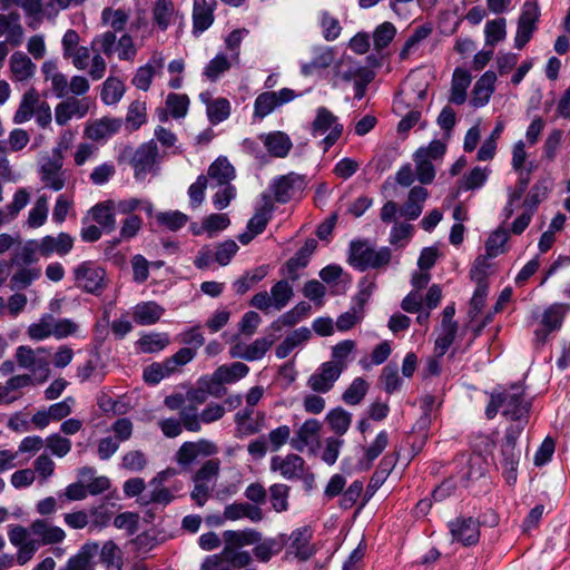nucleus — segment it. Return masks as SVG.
<instances>
[{
    "label": "nucleus",
    "mask_w": 570,
    "mask_h": 570,
    "mask_svg": "<svg viewBox=\"0 0 570 570\" xmlns=\"http://www.w3.org/2000/svg\"><path fill=\"white\" fill-rule=\"evenodd\" d=\"M530 409L531 401L525 399V394H501V414L513 421L505 429L501 446L502 475L510 488H514L518 480L521 449L517 446V441L528 423Z\"/></svg>",
    "instance_id": "nucleus-1"
},
{
    "label": "nucleus",
    "mask_w": 570,
    "mask_h": 570,
    "mask_svg": "<svg viewBox=\"0 0 570 570\" xmlns=\"http://www.w3.org/2000/svg\"><path fill=\"white\" fill-rule=\"evenodd\" d=\"M392 258L390 247L375 249L367 240H353L350 244L348 263L360 272L368 268L380 269L386 267Z\"/></svg>",
    "instance_id": "nucleus-2"
},
{
    "label": "nucleus",
    "mask_w": 570,
    "mask_h": 570,
    "mask_svg": "<svg viewBox=\"0 0 570 570\" xmlns=\"http://www.w3.org/2000/svg\"><path fill=\"white\" fill-rule=\"evenodd\" d=\"M569 312L570 304L567 303H553L543 309L538 327L533 332L532 344L534 350H543L549 343L551 335L562 328Z\"/></svg>",
    "instance_id": "nucleus-3"
},
{
    "label": "nucleus",
    "mask_w": 570,
    "mask_h": 570,
    "mask_svg": "<svg viewBox=\"0 0 570 570\" xmlns=\"http://www.w3.org/2000/svg\"><path fill=\"white\" fill-rule=\"evenodd\" d=\"M75 286L87 294L100 296L108 287L106 269L95 261H83L72 269Z\"/></svg>",
    "instance_id": "nucleus-4"
},
{
    "label": "nucleus",
    "mask_w": 570,
    "mask_h": 570,
    "mask_svg": "<svg viewBox=\"0 0 570 570\" xmlns=\"http://www.w3.org/2000/svg\"><path fill=\"white\" fill-rule=\"evenodd\" d=\"M128 19L127 12L122 9L105 8L101 12V22L110 26L111 29L97 35L91 41V48L99 46V51H102L107 57H111L116 52V33L125 30Z\"/></svg>",
    "instance_id": "nucleus-5"
},
{
    "label": "nucleus",
    "mask_w": 570,
    "mask_h": 570,
    "mask_svg": "<svg viewBox=\"0 0 570 570\" xmlns=\"http://www.w3.org/2000/svg\"><path fill=\"white\" fill-rule=\"evenodd\" d=\"M249 367L242 362L219 366L213 374L202 376L191 392H222L224 384H232L247 375Z\"/></svg>",
    "instance_id": "nucleus-6"
},
{
    "label": "nucleus",
    "mask_w": 570,
    "mask_h": 570,
    "mask_svg": "<svg viewBox=\"0 0 570 570\" xmlns=\"http://www.w3.org/2000/svg\"><path fill=\"white\" fill-rule=\"evenodd\" d=\"M294 296L292 285L287 279H281L276 282L268 294L266 291L256 293L249 301V305L268 313L271 308L275 311H282Z\"/></svg>",
    "instance_id": "nucleus-7"
},
{
    "label": "nucleus",
    "mask_w": 570,
    "mask_h": 570,
    "mask_svg": "<svg viewBox=\"0 0 570 570\" xmlns=\"http://www.w3.org/2000/svg\"><path fill=\"white\" fill-rule=\"evenodd\" d=\"M328 134L320 142L323 151L326 153L342 136L343 125L338 122L337 117L325 107L316 110L315 119L311 125V134L314 137Z\"/></svg>",
    "instance_id": "nucleus-8"
},
{
    "label": "nucleus",
    "mask_w": 570,
    "mask_h": 570,
    "mask_svg": "<svg viewBox=\"0 0 570 570\" xmlns=\"http://www.w3.org/2000/svg\"><path fill=\"white\" fill-rule=\"evenodd\" d=\"M499 228L492 232L485 242V253L479 255L471 269L470 278L476 285H488V277L495 272V265L490 261L499 255Z\"/></svg>",
    "instance_id": "nucleus-9"
},
{
    "label": "nucleus",
    "mask_w": 570,
    "mask_h": 570,
    "mask_svg": "<svg viewBox=\"0 0 570 570\" xmlns=\"http://www.w3.org/2000/svg\"><path fill=\"white\" fill-rule=\"evenodd\" d=\"M157 156L158 147L154 140L140 145L135 151L126 148L121 154V158L129 157L136 179H144L154 170Z\"/></svg>",
    "instance_id": "nucleus-10"
},
{
    "label": "nucleus",
    "mask_w": 570,
    "mask_h": 570,
    "mask_svg": "<svg viewBox=\"0 0 570 570\" xmlns=\"http://www.w3.org/2000/svg\"><path fill=\"white\" fill-rule=\"evenodd\" d=\"M18 365L29 370L35 377L36 383H43L50 375V363L47 356H38L33 348L27 345H20L14 353Z\"/></svg>",
    "instance_id": "nucleus-11"
},
{
    "label": "nucleus",
    "mask_w": 570,
    "mask_h": 570,
    "mask_svg": "<svg viewBox=\"0 0 570 570\" xmlns=\"http://www.w3.org/2000/svg\"><path fill=\"white\" fill-rule=\"evenodd\" d=\"M312 539L313 531L309 527L293 530L288 537L286 535V556L303 562L309 560L317 552Z\"/></svg>",
    "instance_id": "nucleus-12"
},
{
    "label": "nucleus",
    "mask_w": 570,
    "mask_h": 570,
    "mask_svg": "<svg viewBox=\"0 0 570 570\" xmlns=\"http://www.w3.org/2000/svg\"><path fill=\"white\" fill-rule=\"evenodd\" d=\"M306 185L305 176L288 173L274 179L271 189L277 203L286 204L301 196Z\"/></svg>",
    "instance_id": "nucleus-13"
},
{
    "label": "nucleus",
    "mask_w": 570,
    "mask_h": 570,
    "mask_svg": "<svg viewBox=\"0 0 570 570\" xmlns=\"http://www.w3.org/2000/svg\"><path fill=\"white\" fill-rule=\"evenodd\" d=\"M297 95L289 88L279 91H264L259 94L254 102V116L263 119L272 114L277 107L283 106L296 98Z\"/></svg>",
    "instance_id": "nucleus-14"
},
{
    "label": "nucleus",
    "mask_w": 570,
    "mask_h": 570,
    "mask_svg": "<svg viewBox=\"0 0 570 570\" xmlns=\"http://www.w3.org/2000/svg\"><path fill=\"white\" fill-rule=\"evenodd\" d=\"M452 542L461 543L464 547L474 546L479 542V523L472 517H458L448 523Z\"/></svg>",
    "instance_id": "nucleus-15"
},
{
    "label": "nucleus",
    "mask_w": 570,
    "mask_h": 570,
    "mask_svg": "<svg viewBox=\"0 0 570 570\" xmlns=\"http://www.w3.org/2000/svg\"><path fill=\"white\" fill-rule=\"evenodd\" d=\"M539 8L537 3L527 1L519 17L518 29L514 38V46L522 49L532 38L535 30V23L539 19Z\"/></svg>",
    "instance_id": "nucleus-16"
},
{
    "label": "nucleus",
    "mask_w": 570,
    "mask_h": 570,
    "mask_svg": "<svg viewBox=\"0 0 570 570\" xmlns=\"http://www.w3.org/2000/svg\"><path fill=\"white\" fill-rule=\"evenodd\" d=\"M539 8L537 3L527 1L519 17L518 29L514 38V46L522 49L532 38L535 30V23L539 19Z\"/></svg>",
    "instance_id": "nucleus-17"
},
{
    "label": "nucleus",
    "mask_w": 570,
    "mask_h": 570,
    "mask_svg": "<svg viewBox=\"0 0 570 570\" xmlns=\"http://www.w3.org/2000/svg\"><path fill=\"white\" fill-rule=\"evenodd\" d=\"M321 428L322 425L318 420H306L289 440L291 446L298 452H304L305 449L314 451L320 444Z\"/></svg>",
    "instance_id": "nucleus-18"
},
{
    "label": "nucleus",
    "mask_w": 570,
    "mask_h": 570,
    "mask_svg": "<svg viewBox=\"0 0 570 570\" xmlns=\"http://www.w3.org/2000/svg\"><path fill=\"white\" fill-rule=\"evenodd\" d=\"M305 460L294 453L285 456L275 455L271 459V471L278 472L284 479L293 481L303 476V471L306 468Z\"/></svg>",
    "instance_id": "nucleus-19"
},
{
    "label": "nucleus",
    "mask_w": 570,
    "mask_h": 570,
    "mask_svg": "<svg viewBox=\"0 0 570 570\" xmlns=\"http://www.w3.org/2000/svg\"><path fill=\"white\" fill-rule=\"evenodd\" d=\"M73 247V237L67 233H59L57 236H45L38 244V252L43 257H50L56 254L65 256L71 252Z\"/></svg>",
    "instance_id": "nucleus-20"
},
{
    "label": "nucleus",
    "mask_w": 570,
    "mask_h": 570,
    "mask_svg": "<svg viewBox=\"0 0 570 570\" xmlns=\"http://www.w3.org/2000/svg\"><path fill=\"white\" fill-rule=\"evenodd\" d=\"M343 366L336 365L334 362H325L321 365L318 372L309 377V386L314 392L330 391L334 382L340 377Z\"/></svg>",
    "instance_id": "nucleus-21"
},
{
    "label": "nucleus",
    "mask_w": 570,
    "mask_h": 570,
    "mask_svg": "<svg viewBox=\"0 0 570 570\" xmlns=\"http://www.w3.org/2000/svg\"><path fill=\"white\" fill-rule=\"evenodd\" d=\"M205 397L199 394H186V403L179 411L180 421L186 430L198 432L200 430V413L198 407L204 404Z\"/></svg>",
    "instance_id": "nucleus-22"
},
{
    "label": "nucleus",
    "mask_w": 570,
    "mask_h": 570,
    "mask_svg": "<svg viewBox=\"0 0 570 570\" xmlns=\"http://www.w3.org/2000/svg\"><path fill=\"white\" fill-rule=\"evenodd\" d=\"M216 0H194L193 6V33L199 35L207 30L214 22Z\"/></svg>",
    "instance_id": "nucleus-23"
},
{
    "label": "nucleus",
    "mask_w": 570,
    "mask_h": 570,
    "mask_svg": "<svg viewBox=\"0 0 570 570\" xmlns=\"http://www.w3.org/2000/svg\"><path fill=\"white\" fill-rule=\"evenodd\" d=\"M223 515L224 519L230 521L248 519L252 522H261L264 519V513L261 507L248 502H234L226 505Z\"/></svg>",
    "instance_id": "nucleus-24"
},
{
    "label": "nucleus",
    "mask_w": 570,
    "mask_h": 570,
    "mask_svg": "<svg viewBox=\"0 0 570 570\" xmlns=\"http://www.w3.org/2000/svg\"><path fill=\"white\" fill-rule=\"evenodd\" d=\"M429 196L428 189L422 186L411 188L407 199L400 208V215L409 220H415L423 210V204Z\"/></svg>",
    "instance_id": "nucleus-25"
},
{
    "label": "nucleus",
    "mask_w": 570,
    "mask_h": 570,
    "mask_svg": "<svg viewBox=\"0 0 570 570\" xmlns=\"http://www.w3.org/2000/svg\"><path fill=\"white\" fill-rule=\"evenodd\" d=\"M122 126L121 118L104 117L90 124L86 128V135L89 139L98 141L117 134Z\"/></svg>",
    "instance_id": "nucleus-26"
},
{
    "label": "nucleus",
    "mask_w": 570,
    "mask_h": 570,
    "mask_svg": "<svg viewBox=\"0 0 570 570\" xmlns=\"http://www.w3.org/2000/svg\"><path fill=\"white\" fill-rule=\"evenodd\" d=\"M62 168V160L60 157L48 159L45 164H42L40 173L41 180L45 183L46 187L52 190H61L65 187V178Z\"/></svg>",
    "instance_id": "nucleus-27"
},
{
    "label": "nucleus",
    "mask_w": 570,
    "mask_h": 570,
    "mask_svg": "<svg viewBox=\"0 0 570 570\" xmlns=\"http://www.w3.org/2000/svg\"><path fill=\"white\" fill-rule=\"evenodd\" d=\"M224 548L240 549L245 546L258 543L262 540V533L255 529L226 530L223 532Z\"/></svg>",
    "instance_id": "nucleus-28"
},
{
    "label": "nucleus",
    "mask_w": 570,
    "mask_h": 570,
    "mask_svg": "<svg viewBox=\"0 0 570 570\" xmlns=\"http://www.w3.org/2000/svg\"><path fill=\"white\" fill-rule=\"evenodd\" d=\"M261 137L268 154L275 158L286 157L293 147L289 136L283 131H273Z\"/></svg>",
    "instance_id": "nucleus-29"
},
{
    "label": "nucleus",
    "mask_w": 570,
    "mask_h": 570,
    "mask_svg": "<svg viewBox=\"0 0 570 570\" xmlns=\"http://www.w3.org/2000/svg\"><path fill=\"white\" fill-rule=\"evenodd\" d=\"M115 207L116 204L112 200H106L96 204L89 212L92 220L107 234L114 232L116 228Z\"/></svg>",
    "instance_id": "nucleus-30"
},
{
    "label": "nucleus",
    "mask_w": 570,
    "mask_h": 570,
    "mask_svg": "<svg viewBox=\"0 0 570 570\" xmlns=\"http://www.w3.org/2000/svg\"><path fill=\"white\" fill-rule=\"evenodd\" d=\"M262 199L263 205L256 209L254 216L247 223V229L256 236L265 230L275 209L272 197L268 194H263Z\"/></svg>",
    "instance_id": "nucleus-31"
},
{
    "label": "nucleus",
    "mask_w": 570,
    "mask_h": 570,
    "mask_svg": "<svg viewBox=\"0 0 570 570\" xmlns=\"http://www.w3.org/2000/svg\"><path fill=\"white\" fill-rule=\"evenodd\" d=\"M497 80V75L493 71H487L482 75V77L475 82L472 97L471 105L473 107H482L484 106L494 90V82Z\"/></svg>",
    "instance_id": "nucleus-32"
},
{
    "label": "nucleus",
    "mask_w": 570,
    "mask_h": 570,
    "mask_svg": "<svg viewBox=\"0 0 570 570\" xmlns=\"http://www.w3.org/2000/svg\"><path fill=\"white\" fill-rule=\"evenodd\" d=\"M31 532L39 537L43 546L60 543L66 538V532L57 527L49 524L46 520H35L30 525Z\"/></svg>",
    "instance_id": "nucleus-33"
},
{
    "label": "nucleus",
    "mask_w": 570,
    "mask_h": 570,
    "mask_svg": "<svg viewBox=\"0 0 570 570\" xmlns=\"http://www.w3.org/2000/svg\"><path fill=\"white\" fill-rule=\"evenodd\" d=\"M98 550L99 544L97 542L85 543L78 553L72 556L60 570H92L91 560Z\"/></svg>",
    "instance_id": "nucleus-34"
},
{
    "label": "nucleus",
    "mask_w": 570,
    "mask_h": 570,
    "mask_svg": "<svg viewBox=\"0 0 570 570\" xmlns=\"http://www.w3.org/2000/svg\"><path fill=\"white\" fill-rule=\"evenodd\" d=\"M253 549L255 558L261 562H268L273 556L278 554L286 546V534L261 540Z\"/></svg>",
    "instance_id": "nucleus-35"
},
{
    "label": "nucleus",
    "mask_w": 570,
    "mask_h": 570,
    "mask_svg": "<svg viewBox=\"0 0 570 570\" xmlns=\"http://www.w3.org/2000/svg\"><path fill=\"white\" fill-rule=\"evenodd\" d=\"M10 70L16 81H26L33 77L36 65L22 51H16L10 57Z\"/></svg>",
    "instance_id": "nucleus-36"
},
{
    "label": "nucleus",
    "mask_w": 570,
    "mask_h": 570,
    "mask_svg": "<svg viewBox=\"0 0 570 570\" xmlns=\"http://www.w3.org/2000/svg\"><path fill=\"white\" fill-rule=\"evenodd\" d=\"M470 72L463 68H456L452 76L450 102L462 105L466 100V89L471 83Z\"/></svg>",
    "instance_id": "nucleus-37"
},
{
    "label": "nucleus",
    "mask_w": 570,
    "mask_h": 570,
    "mask_svg": "<svg viewBox=\"0 0 570 570\" xmlns=\"http://www.w3.org/2000/svg\"><path fill=\"white\" fill-rule=\"evenodd\" d=\"M165 309L156 302H142L134 308V320L139 325L156 324L163 316Z\"/></svg>",
    "instance_id": "nucleus-38"
},
{
    "label": "nucleus",
    "mask_w": 570,
    "mask_h": 570,
    "mask_svg": "<svg viewBox=\"0 0 570 570\" xmlns=\"http://www.w3.org/2000/svg\"><path fill=\"white\" fill-rule=\"evenodd\" d=\"M170 343L167 333L150 332L141 335L136 342L137 350L140 353L154 354L165 350Z\"/></svg>",
    "instance_id": "nucleus-39"
},
{
    "label": "nucleus",
    "mask_w": 570,
    "mask_h": 570,
    "mask_svg": "<svg viewBox=\"0 0 570 570\" xmlns=\"http://www.w3.org/2000/svg\"><path fill=\"white\" fill-rule=\"evenodd\" d=\"M40 102L38 91L31 87L23 94L19 108L13 116V121L23 124L30 120Z\"/></svg>",
    "instance_id": "nucleus-40"
},
{
    "label": "nucleus",
    "mask_w": 570,
    "mask_h": 570,
    "mask_svg": "<svg viewBox=\"0 0 570 570\" xmlns=\"http://www.w3.org/2000/svg\"><path fill=\"white\" fill-rule=\"evenodd\" d=\"M88 107L82 106L76 98H68L57 105L55 110L56 122L60 126L66 125L72 116L83 117Z\"/></svg>",
    "instance_id": "nucleus-41"
},
{
    "label": "nucleus",
    "mask_w": 570,
    "mask_h": 570,
    "mask_svg": "<svg viewBox=\"0 0 570 570\" xmlns=\"http://www.w3.org/2000/svg\"><path fill=\"white\" fill-rule=\"evenodd\" d=\"M334 61V51L328 47H321L314 50L313 59L309 62L302 63L301 72L304 76H311L316 70L325 69Z\"/></svg>",
    "instance_id": "nucleus-42"
},
{
    "label": "nucleus",
    "mask_w": 570,
    "mask_h": 570,
    "mask_svg": "<svg viewBox=\"0 0 570 570\" xmlns=\"http://www.w3.org/2000/svg\"><path fill=\"white\" fill-rule=\"evenodd\" d=\"M552 180L548 177L540 178L531 187L530 191L523 200V207L537 210L539 204L544 200L552 189Z\"/></svg>",
    "instance_id": "nucleus-43"
},
{
    "label": "nucleus",
    "mask_w": 570,
    "mask_h": 570,
    "mask_svg": "<svg viewBox=\"0 0 570 570\" xmlns=\"http://www.w3.org/2000/svg\"><path fill=\"white\" fill-rule=\"evenodd\" d=\"M274 344V338L272 336L268 337H259L256 338L252 344L245 345L243 352H233V357H239L246 361H257L261 360L266 352Z\"/></svg>",
    "instance_id": "nucleus-44"
},
{
    "label": "nucleus",
    "mask_w": 570,
    "mask_h": 570,
    "mask_svg": "<svg viewBox=\"0 0 570 570\" xmlns=\"http://www.w3.org/2000/svg\"><path fill=\"white\" fill-rule=\"evenodd\" d=\"M100 357L97 352H91L90 357L77 367L76 376L80 382H100L104 377V372L99 370Z\"/></svg>",
    "instance_id": "nucleus-45"
},
{
    "label": "nucleus",
    "mask_w": 570,
    "mask_h": 570,
    "mask_svg": "<svg viewBox=\"0 0 570 570\" xmlns=\"http://www.w3.org/2000/svg\"><path fill=\"white\" fill-rule=\"evenodd\" d=\"M432 33V27L429 24H422L417 26L413 32L409 36L406 41L404 42L401 51H400V59L405 60L415 52L421 42L425 40Z\"/></svg>",
    "instance_id": "nucleus-46"
},
{
    "label": "nucleus",
    "mask_w": 570,
    "mask_h": 570,
    "mask_svg": "<svg viewBox=\"0 0 570 570\" xmlns=\"http://www.w3.org/2000/svg\"><path fill=\"white\" fill-rule=\"evenodd\" d=\"M195 356H196V353L193 348L181 347L174 355L166 358L164 362H158V363L168 377L173 373L178 371L181 366L189 363Z\"/></svg>",
    "instance_id": "nucleus-47"
},
{
    "label": "nucleus",
    "mask_w": 570,
    "mask_h": 570,
    "mask_svg": "<svg viewBox=\"0 0 570 570\" xmlns=\"http://www.w3.org/2000/svg\"><path fill=\"white\" fill-rule=\"evenodd\" d=\"M18 267L17 272L10 278V288L13 291L26 289L41 276V271L38 267Z\"/></svg>",
    "instance_id": "nucleus-48"
},
{
    "label": "nucleus",
    "mask_w": 570,
    "mask_h": 570,
    "mask_svg": "<svg viewBox=\"0 0 570 570\" xmlns=\"http://www.w3.org/2000/svg\"><path fill=\"white\" fill-rule=\"evenodd\" d=\"M208 176L218 185L229 184L235 177V169L226 157H218L208 168Z\"/></svg>",
    "instance_id": "nucleus-49"
},
{
    "label": "nucleus",
    "mask_w": 570,
    "mask_h": 570,
    "mask_svg": "<svg viewBox=\"0 0 570 570\" xmlns=\"http://www.w3.org/2000/svg\"><path fill=\"white\" fill-rule=\"evenodd\" d=\"M289 487L284 483H275L269 487L268 494H269V502L272 505V509L277 512L282 513L288 510V498H289Z\"/></svg>",
    "instance_id": "nucleus-50"
},
{
    "label": "nucleus",
    "mask_w": 570,
    "mask_h": 570,
    "mask_svg": "<svg viewBox=\"0 0 570 570\" xmlns=\"http://www.w3.org/2000/svg\"><path fill=\"white\" fill-rule=\"evenodd\" d=\"M38 244L35 240L27 242L23 246L14 250L10 258V264L14 266L30 267L31 264L38 261L36 253L38 252Z\"/></svg>",
    "instance_id": "nucleus-51"
},
{
    "label": "nucleus",
    "mask_w": 570,
    "mask_h": 570,
    "mask_svg": "<svg viewBox=\"0 0 570 570\" xmlns=\"http://www.w3.org/2000/svg\"><path fill=\"white\" fill-rule=\"evenodd\" d=\"M489 173L490 171L488 170L487 167H484V168L479 167V166L474 167L469 174L464 175L459 180V187H458L456 195L461 190L468 191V190H473V189L480 188L488 179Z\"/></svg>",
    "instance_id": "nucleus-52"
},
{
    "label": "nucleus",
    "mask_w": 570,
    "mask_h": 570,
    "mask_svg": "<svg viewBox=\"0 0 570 570\" xmlns=\"http://www.w3.org/2000/svg\"><path fill=\"white\" fill-rule=\"evenodd\" d=\"M530 173L531 168H528V170H521L517 186L512 190H509V199L504 207V212L508 217L513 213L514 204L520 203L530 183Z\"/></svg>",
    "instance_id": "nucleus-53"
},
{
    "label": "nucleus",
    "mask_w": 570,
    "mask_h": 570,
    "mask_svg": "<svg viewBox=\"0 0 570 570\" xmlns=\"http://www.w3.org/2000/svg\"><path fill=\"white\" fill-rule=\"evenodd\" d=\"M174 14V4L171 0H157L153 9V19L158 28L167 30Z\"/></svg>",
    "instance_id": "nucleus-54"
},
{
    "label": "nucleus",
    "mask_w": 570,
    "mask_h": 570,
    "mask_svg": "<svg viewBox=\"0 0 570 570\" xmlns=\"http://www.w3.org/2000/svg\"><path fill=\"white\" fill-rule=\"evenodd\" d=\"M125 94V85L118 78L109 77L102 86L101 100L106 105L117 104Z\"/></svg>",
    "instance_id": "nucleus-55"
},
{
    "label": "nucleus",
    "mask_w": 570,
    "mask_h": 570,
    "mask_svg": "<svg viewBox=\"0 0 570 570\" xmlns=\"http://www.w3.org/2000/svg\"><path fill=\"white\" fill-rule=\"evenodd\" d=\"M202 446H212L207 442L194 443V442H185L177 452V461L180 465L187 466L191 464L200 452H205L207 454L212 453V451L203 450Z\"/></svg>",
    "instance_id": "nucleus-56"
},
{
    "label": "nucleus",
    "mask_w": 570,
    "mask_h": 570,
    "mask_svg": "<svg viewBox=\"0 0 570 570\" xmlns=\"http://www.w3.org/2000/svg\"><path fill=\"white\" fill-rule=\"evenodd\" d=\"M326 420L332 431L340 436L346 433L352 422L351 414L342 407L330 411L326 415Z\"/></svg>",
    "instance_id": "nucleus-57"
},
{
    "label": "nucleus",
    "mask_w": 570,
    "mask_h": 570,
    "mask_svg": "<svg viewBox=\"0 0 570 570\" xmlns=\"http://www.w3.org/2000/svg\"><path fill=\"white\" fill-rule=\"evenodd\" d=\"M232 67L230 61L224 53L216 55L205 67L203 75L210 81H216L224 72Z\"/></svg>",
    "instance_id": "nucleus-58"
},
{
    "label": "nucleus",
    "mask_w": 570,
    "mask_h": 570,
    "mask_svg": "<svg viewBox=\"0 0 570 570\" xmlns=\"http://www.w3.org/2000/svg\"><path fill=\"white\" fill-rule=\"evenodd\" d=\"M156 220L160 226L176 232L186 225L188 216L179 210L161 212L156 215Z\"/></svg>",
    "instance_id": "nucleus-59"
},
{
    "label": "nucleus",
    "mask_w": 570,
    "mask_h": 570,
    "mask_svg": "<svg viewBox=\"0 0 570 570\" xmlns=\"http://www.w3.org/2000/svg\"><path fill=\"white\" fill-rule=\"evenodd\" d=\"M230 115V104L226 98H217L207 105V116L213 125L226 120Z\"/></svg>",
    "instance_id": "nucleus-60"
},
{
    "label": "nucleus",
    "mask_w": 570,
    "mask_h": 570,
    "mask_svg": "<svg viewBox=\"0 0 570 570\" xmlns=\"http://www.w3.org/2000/svg\"><path fill=\"white\" fill-rule=\"evenodd\" d=\"M53 316L45 314L38 323H33L28 327V335L31 340L41 341L53 336Z\"/></svg>",
    "instance_id": "nucleus-61"
},
{
    "label": "nucleus",
    "mask_w": 570,
    "mask_h": 570,
    "mask_svg": "<svg viewBox=\"0 0 570 570\" xmlns=\"http://www.w3.org/2000/svg\"><path fill=\"white\" fill-rule=\"evenodd\" d=\"M396 29L392 22L381 23L373 32V42L376 51L386 48L394 39Z\"/></svg>",
    "instance_id": "nucleus-62"
},
{
    "label": "nucleus",
    "mask_w": 570,
    "mask_h": 570,
    "mask_svg": "<svg viewBox=\"0 0 570 570\" xmlns=\"http://www.w3.org/2000/svg\"><path fill=\"white\" fill-rule=\"evenodd\" d=\"M222 558L224 559L225 562H227L230 567L235 569L246 568L253 561L252 556L248 551L230 548L223 549Z\"/></svg>",
    "instance_id": "nucleus-63"
},
{
    "label": "nucleus",
    "mask_w": 570,
    "mask_h": 570,
    "mask_svg": "<svg viewBox=\"0 0 570 570\" xmlns=\"http://www.w3.org/2000/svg\"><path fill=\"white\" fill-rule=\"evenodd\" d=\"M380 382L386 392H393L402 386V379L399 375V366L395 363H389L382 370Z\"/></svg>",
    "instance_id": "nucleus-64"
}]
</instances>
